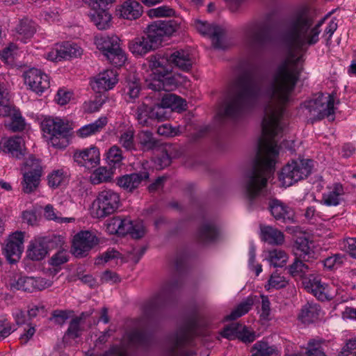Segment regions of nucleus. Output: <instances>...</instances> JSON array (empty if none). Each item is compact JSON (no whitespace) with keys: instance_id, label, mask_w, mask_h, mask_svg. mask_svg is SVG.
<instances>
[{"instance_id":"47","label":"nucleus","mask_w":356,"mask_h":356,"mask_svg":"<svg viewBox=\"0 0 356 356\" xmlns=\"http://www.w3.org/2000/svg\"><path fill=\"white\" fill-rule=\"evenodd\" d=\"M6 127L12 132L22 131L25 129L26 122L19 110L13 112Z\"/></svg>"},{"instance_id":"53","label":"nucleus","mask_w":356,"mask_h":356,"mask_svg":"<svg viewBox=\"0 0 356 356\" xmlns=\"http://www.w3.org/2000/svg\"><path fill=\"white\" fill-rule=\"evenodd\" d=\"M110 177V172L106 168L99 167L90 175V181L93 184H99L107 181Z\"/></svg>"},{"instance_id":"30","label":"nucleus","mask_w":356,"mask_h":356,"mask_svg":"<svg viewBox=\"0 0 356 356\" xmlns=\"http://www.w3.org/2000/svg\"><path fill=\"white\" fill-rule=\"evenodd\" d=\"M177 86L176 79L170 75V72L163 73L158 76V78H154L148 83L149 88L153 90L152 95L156 97V92L164 90L165 92L172 90Z\"/></svg>"},{"instance_id":"6","label":"nucleus","mask_w":356,"mask_h":356,"mask_svg":"<svg viewBox=\"0 0 356 356\" xmlns=\"http://www.w3.org/2000/svg\"><path fill=\"white\" fill-rule=\"evenodd\" d=\"M210 325V318L205 314H197L186 319L166 340L167 356H192L195 353L189 348L193 345V337L197 327Z\"/></svg>"},{"instance_id":"15","label":"nucleus","mask_w":356,"mask_h":356,"mask_svg":"<svg viewBox=\"0 0 356 356\" xmlns=\"http://www.w3.org/2000/svg\"><path fill=\"white\" fill-rule=\"evenodd\" d=\"M95 201L97 205L96 215L99 218L114 213L120 206V194L109 188L100 191Z\"/></svg>"},{"instance_id":"39","label":"nucleus","mask_w":356,"mask_h":356,"mask_svg":"<svg viewBox=\"0 0 356 356\" xmlns=\"http://www.w3.org/2000/svg\"><path fill=\"white\" fill-rule=\"evenodd\" d=\"M118 10L123 18L135 19L142 15L143 6L137 1L128 0L120 6Z\"/></svg>"},{"instance_id":"55","label":"nucleus","mask_w":356,"mask_h":356,"mask_svg":"<svg viewBox=\"0 0 356 356\" xmlns=\"http://www.w3.org/2000/svg\"><path fill=\"white\" fill-rule=\"evenodd\" d=\"M66 172L63 170H54L48 176V184L51 188L58 187L66 177Z\"/></svg>"},{"instance_id":"59","label":"nucleus","mask_w":356,"mask_h":356,"mask_svg":"<svg viewBox=\"0 0 356 356\" xmlns=\"http://www.w3.org/2000/svg\"><path fill=\"white\" fill-rule=\"evenodd\" d=\"M120 254L114 249H108L96 259L95 264L100 265L120 258Z\"/></svg>"},{"instance_id":"52","label":"nucleus","mask_w":356,"mask_h":356,"mask_svg":"<svg viewBox=\"0 0 356 356\" xmlns=\"http://www.w3.org/2000/svg\"><path fill=\"white\" fill-rule=\"evenodd\" d=\"M122 159V150L120 147L114 145L109 149L107 153V161L110 165H113L114 168L116 165H120Z\"/></svg>"},{"instance_id":"34","label":"nucleus","mask_w":356,"mask_h":356,"mask_svg":"<svg viewBox=\"0 0 356 356\" xmlns=\"http://www.w3.org/2000/svg\"><path fill=\"white\" fill-rule=\"evenodd\" d=\"M312 242L306 237L297 238L294 246V254L306 261H311L315 257V252L311 247Z\"/></svg>"},{"instance_id":"26","label":"nucleus","mask_w":356,"mask_h":356,"mask_svg":"<svg viewBox=\"0 0 356 356\" xmlns=\"http://www.w3.org/2000/svg\"><path fill=\"white\" fill-rule=\"evenodd\" d=\"M73 159L78 165L90 170L97 167L99 164L100 154L97 147H91L83 150L76 151L74 153Z\"/></svg>"},{"instance_id":"38","label":"nucleus","mask_w":356,"mask_h":356,"mask_svg":"<svg viewBox=\"0 0 356 356\" xmlns=\"http://www.w3.org/2000/svg\"><path fill=\"white\" fill-rule=\"evenodd\" d=\"M148 39L145 38L143 34L142 36L137 37L129 42V48L132 54L135 55L143 56L156 49L155 46Z\"/></svg>"},{"instance_id":"44","label":"nucleus","mask_w":356,"mask_h":356,"mask_svg":"<svg viewBox=\"0 0 356 356\" xmlns=\"http://www.w3.org/2000/svg\"><path fill=\"white\" fill-rule=\"evenodd\" d=\"M256 298L257 296L246 298L244 301L238 304L229 315L226 316L225 319L226 321H233L247 314L254 305Z\"/></svg>"},{"instance_id":"12","label":"nucleus","mask_w":356,"mask_h":356,"mask_svg":"<svg viewBox=\"0 0 356 356\" xmlns=\"http://www.w3.org/2000/svg\"><path fill=\"white\" fill-rule=\"evenodd\" d=\"M95 44L111 64L120 67L125 63L127 57L120 47V39L118 36H101L96 39Z\"/></svg>"},{"instance_id":"3","label":"nucleus","mask_w":356,"mask_h":356,"mask_svg":"<svg viewBox=\"0 0 356 356\" xmlns=\"http://www.w3.org/2000/svg\"><path fill=\"white\" fill-rule=\"evenodd\" d=\"M325 17L314 27L313 19L306 9L290 15L284 23L282 38L289 54L280 62L261 83L252 69L243 70L234 81L222 117L236 120L254 108L261 99L264 109L284 113L286 105L299 79L301 68L296 52L306 50L318 42L321 26Z\"/></svg>"},{"instance_id":"45","label":"nucleus","mask_w":356,"mask_h":356,"mask_svg":"<svg viewBox=\"0 0 356 356\" xmlns=\"http://www.w3.org/2000/svg\"><path fill=\"white\" fill-rule=\"evenodd\" d=\"M137 140L143 151L152 150L158 145L157 140L154 138L153 134L148 130L138 132Z\"/></svg>"},{"instance_id":"46","label":"nucleus","mask_w":356,"mask_h":356,"mask_svg":"<svg viewBox=\"0 0 356 356\" xmlns=\"http://www.w3.org/2000/svg\"><path fill=\"white\" fill-rule=\"evenodd\" d=\"M41 175L33 174L31 171H25L23 174V181H22L23 191L26 193H30L35 190L39 184Z\"/></svg>"},{"instance_id":"9","label":"nucleus","mask_w":356,"mask_h":356,"mask_svg":"<svg viewBox=\"0 0 356 356\" xmlns=\"http://www.w3.org/2000/svg\"><path fill=\"white\" fill-rule=\"evenodd\" d=\"M44 136L49 145L56 148H65L68 144L71 128L60 118H47L41 124Z\"/></svg>"},{"instance_id":"29","label":"nucleus","mask_w":356,"mask_h":356,"mask_svg":"<svg viewBox=\"0 0 356 356\" xmlns=\"http://www.w3.org/2000/svg\"><path fill=\"white\" fill-rule=\"evenodd\" d=\"M310 262L295 257L292 264L287 267L288 272L293 277L300 279L302 282L309 280L311 275H314Z\"/></svg>"},{"instance_id":"17","label":"nucleus","mask_w":356,"mask_h":356,"mask_svg":"<svg viewBox=\"0 0 356 356\" xmlns=\"http://www.w3.org/2000/svg\"><path fill=\"white\" fill-rule=\"evenodd\" d=\"M64 241L60 236L54 235L52 237L39 238L32 241L27 250V257L32 261L43 259L49 248L61 246Z\"/></svg>"},{"instance_id":"4","label":"nucleus","mask_w":356,"mask_h":356,"mask_svg":"<svg viewBox=\"0 0 356 356\" xmlns=\"http://www.w3.org/2000/svg\"><path fill=\"white\" fill-rule=\"evenodd\" d=\"M283 115L284 113H277L269 108L264 109L262 135L258 140L252 168L244 175L241 184L245 195L251 204L257 198L268 199V209L272 216L277 220L292 223L295 222L293 209L280 200L271 199L266 188L268 179L275 170L279 154L277 143L283 136L286 126Z\"/></svg>"},{"instance_id":"7","label":"nucleus","mask_w":356,"mask_h":356,"mask_svg":"<svg viewBox=\"0 0 356 356\" xmlns=\"http://www.w3.org/2000/svg\"><path fill=\"white\" fill-rule=\"evenodd\" d=\"M334 97L333 95L318 93L302 104L305 114L314 122L325 118L329 121L334 120Z\"/></svg>"},{"instance_id":"31","label":"nucleus","mask_w":356,"mask_h":356,"mask_svg":"<svg viewBox=\"0 0 356 356\" xmlns=\"http://www.w3.org/2000/svg\"><path fill=\"white\" fill-rule=\"evenodd\" d=\"M0 147L4 152L9 153L17 159H20L24 154V140L19 136L1 139Z\"/></svg>"},{"instance_id":"2","label":"nucleus","mask_w":356,"mask_h":356,"mask_svg":"<svg viewBox=\"0 0 356 356\" xmlns=\"http://www.w3.org/2000/svg\"><path fill=\"white\" fill-rule=\"evenodd\" d=\"M325 17L314 27L313 19L306 9L290 15L284 23L282 38L289 54L280 62L261 83L252 69L243 70L234 81L222 117L236 120L254 108L261 99L264 109L284 113L286 105L299 79L301 68L296 52L306 50L318 42L321 26Z\"/></svg>"},{"instance_id":"21","label":"nucleus","mask_w":356,"mask_h":356,"mask_svg":"<svg viewBox=\"0 0 356 356\" xmlns=\"http://www.w3.org/2000/svg\"><path fill=\"white\" fill-rule=\"evenodd\" d=\"M99 241L95 234L90 231H83L76 234L73 239L72 253L76 257L86 256Z\"/></svg>"},{"instance_id":"20","label":"nucleus","mask_w":356,"mask_h":356,"mask_svg":"<svg viewBox=\"0 0 356 356\" xmlns=\"http://www.w3.org/2000/svg\"><path fill=\"white\" fill-rule=\"evenodd\" d=\"M24 232H16L6 241L3 248V253L10 264L17 263L24 249Z\"/></svg>"},{"instance_id":"13","label":"nucleus","mask_w":356,"mask_h":356,"mask_svg":"<svg viewBox=\"0 0 356 356\" xmlns=\"http://www.w3.org/2000/svg\"><path fill=\"white\" fill-rule=\"evenodd\" d=\"M106 231L110 234H130L133 238L138 239L145 234V228L141 222L134 223L129 218L114 217L105 222Z\"/></svg>"},{"instance_id":"10","label":"nucleus","mask_w":356,"mask_h":356,"mask_svg":"<svg viewBox=\"0 0 356 356\" xmlns=\"http://www.w3.org/2000/svg\"><path fill=\"white\" fill-rule=\"evenodd\" d=\"M178 288L177 280H173L167 282L161 291L145 305V318L151 319L157 317L171 302Z\"/></svg>"},{"instance_id":"35","label":"nucleus","mask_w":356,"mask_h":356,"mask_svg":"<svg viewBox=\"0 0 356 356\" xmlns=\"http://www.w3.org/2000/svg\"><path fill=\"white\" fill-rule=\"evenodd\" d=\"M170 64L174 65L179 70L188 72L193 66V61L190 54L183 50H177L172 54H169Z\"/></svg>"},{"instance_id":"33","label":"nucleus","mask_w":356,"mask_h":356,"mask_svg":"<svg viewBox=\"0 0 356 356\" xmlns=\"http://www.w3.org/2000/svg\"><path fill=\"white\" fill-rule=\"evenodd\" d=\"M303 285L308 291H311L319 300L324 301L330 299L326 291L327 286L322 283L321 280L315 275H311L309 280L303 281Z\"/></svg>"},{"instance_id":"60","label":"nucleus","mask_w":356,"mask_h":356,"mask_svg":"<svg viewBox=\"0 0 356 356\" xmlns=\"http://www.w3.org/2000/svg\"><path fill=\"white\" fill-rule=\"evenodd\" d=\"M120 143L128 151L134 149V132L132 131H127L122 134L120 137Z\"/></svg>"},{"instance_id":"27","label":"nucleus","mask_w":356,"mask_h":356,"mask_svg":"<svg viewBox=\"0 0 356 356\" xmlns=\"http://www.w3.org/2000/svg\"><path fill=\"white\" fill-rule=\"evenodd\" d=\"M149 172L146 170L125 175L117 178L116 184L127 192H133L142 182L149 179Z\"/></svg>"},{"instance_id":"51","label":"nucleus","mask_w":356,"mask_h":356,"mask_svg":"<svg viewBox=\"0 0 356 356\" xmlns=\"http://www.w3.org/2000/svg\"><path fill=\"white\" fill-rule=\"evenodd\" d=\"M83 315L84 313H82L80 316L74 318L70 322L66 334L72 339L78 338L81 335V329L80 325L83 320Z\"/></svg>"},{"instance_id":"36","label":"nucleus","mask_w":356,"mask_h":356,"mask_svg":"<svg viewBox=\"0 0 356 356\" xmlns=\"http://www.w3.org/2000/svg\"><path fill=\"white\" fill-rule=\"evenodd\" d=\"M117 72L114 70H106L100 72L95 78L93 88L96 87L99 90H108L113 88L117 83Z\"/></svg>"},{"instance_id":"1","label":"nucleus","mask_w":356,"mask_h":356,"mask_svg":"<svg viewBox=\"0 0 356 356\" xmlns=\"http://www.w3.org/2000/svg\"><path fill=\"white\" fill-rule=\"evenodd\" d=\"M325 17L314 27L313 19L306 9L290 15L284 23L282 38L289 54L280 62L261 83L252 69L243 70L234 81L222 117L236 120L254 108L261 99L264 109L284 113L286 105L299 79L301 68L296 52L306 50L318 42L321 26Z\"/></svg>"},{"instance_id":"62","label":"nucleus","mask_w":356,"mask_h":356,"mask_svg":"<svg viewBox=\"0 0 356 356\" xmlns=\"http://www.w3.org/2000/svg\"><path fill=\"white\" fill-rule=\"evenodd\" d=\"M306 355L307 356H325L324 352L321 348L320 342L314 339L309 341Z\"/></svg>"},{"instance_id":"14","label":"nucleus","mask_w":356,"mask_h":356,"mask_svg":"<svg viewBox=\"0 0 356 356\" xmlns=\"http://www.w3.org/2000/svg\"><path fill=\"white\" fill-rule=\"evenodd\" d=\"M153 95L149 94L145 100L136 108L135 118L142 127H151L156 121L163 120V108L155 106L154 103H149Z\"/></svg>"},{"instance_id":"40","label":"nucleus","mask_w":356,"mask_h":356,"mask_svg":"<svg viewBox=\"0 0 356 356\" xmlns=\"http://www.w3.org/2000/svg\"><path fill=\"white\" fill-rule=\"evenodd\" d=\"M261 238L270 245H280L284 241V234L272 226L261 227Z\"/></svg>"},{"instance_id":"61","label":"nucleus","mask_w":356,"mask_h":356,"mask_svg":"<svg viewBox=\"0 0 356 356\" xmlns=\"http://www.w3.org/2000/svg\"><path fill=\"white\" fill-rule=\"evenodd\" d=\"M68 258L67 251L63 249L60 250L51 257L49 264L54 266H58L66 263Z\"/></svg>"},{"instance_id":"24","label":"nucleus","mask_w":356,"mask_h":356,"mask_svg":"<svg viewBox=\"0 0 356 356\" xmlns=\"http://www.w3.org/2000/svg\"><path fill=\"white\" fill-rule=\"evenodd\" d=\"M195 27L202 35L210 37L214 48L218 49H224L222 38L225 34V30L222 27L201 20H196L195 22Z\"/></svg>"},{"instance_id":"63","label":"nucleus","mask_w":356,"mask_h":356,"mask_svg":"<svg viewBox=\"0 0 356 356\" xmlns=\"http://www.w3.org/2000/svg\"><path fill=\"white\" fill-rule=\"evenodd\" d=\"M286 281L285 280L284 277L282 276H280L277 272L273 273L269 280H268V290L270 288H274L276 289L283 288L286 286Z\"/></svg>"},{"instance_id":"23","label":"nucleus","mask_w":356,"mask_h":356,"mask_svg":"<svg viewBox=\"0 0 356 356\" xmlns=\"http://www.w3.org/2000/svg\"><path fill=\"white\" fill-rule=\"evenodd\" d=\"M24 83L30 89L41 95L49 88V79L47 74L36 68H31L24 74Z\"/></svg>"},{"instance_id":"28","label":"nucleus","mask_w":356,"mask_h":356,"mask_svg":"<svg viewBox=\"0 0 356 356\" xmlns=\"http://www.w3.org/2000/svg\"><path fill=\"white\" fill-rule=\"evenodd\" d=\"M152 99H156L153 102L155 106L163 108V120L166 118V108H171L172 109L179 108L184 110L186 106L185 100L174 94L165 93L161 96L156 93V97H152Z\"/></svg>"},{"instance_id":"58","label":"nucleus","mask_w":356,"mask_h":356,"mask_svg":"<svg viewBox=\"0 0 356 356\" xmlns=\"http://www.w3.org/2000/svg\"><path fill=\"white\" fill-rule=\"evenodd\" d=\"M175 14L173 9L169 6H162L156 8L149 9L147 15L149 17H170Z\"/></svg>"},{"instance_id":"54","label":"nucleus","mask_w":356,"mask_h":356,"mask_svg":"<svg viewBox=\"0 0 356 356\" xmlns=\"http://www.w3.org/2000/svg\"><path fill=\"white\" fill-rule=\"evenodd\" d=\"M127 94L131 99H135L139 95L140 91V84L139 80L133 76L127 80L126 86Z\"/></svg>"},{"instance_id":"16","label":"nucleus","mask_w":356,"mask_h":356,"mask_svg":"<svg viewBox=\"0 0 356 356\" xmlns=\"http://www.w3.org/2000/svg\"><path fill=\"white\" fill-rule=\"evenodd\" d=\"M178 27L179 24L175 20H158L147 26L144 35L156 48L164 36L171 35Z\"/></svg>"},{"instance_id":"5","label":"nucleus","mask_w":356,"mask_h":356,"mask_svg":"<svg viewBox=\"0 0 356 356\" xmlns=\"http://www.w3.org/2000/svg\"><path fill=\"white\" fill-rule=\"evenodd\" d=\"M210 325V318L205 314H197L186 319L166 340L167 356H192L195 353L189 348L193 345V337L197 327Z\"/></svg>"},{"instance_id":"18","label":"nucleus","mask_w":356,"mask_h":356,"mask_svg":"<svg viewBox=\"0 0 356 356\" xmlns=\"http://www.w3.org/2000/svg\"><path fill=\"white\" fill-rule=\"evenodd\" d=\"M93 10L90 13L91 20L99 30L108 29L111 25V15L105 7L114 0H82Z\"/></svg>"},{"instance_id":"43","label":"nucleus","mask_w":356,"mask_h":356,"mask_svg":"<svg viewBox=\"0 0 356 356\" xmlns=\"http://www.w3.org/2000/svg\"><path fill=\"white\" fill-rule=\"evenodd\" d=\"M321 312V307L318 304L307 302L302 307L299 318L303 323H309L317 319Z\"/></svg>"},{"instance_id":"19","label":"nucleus","mask_w":356,"mask_h":356,"mask_svg":"<svg viewBox=\"0 0 356 356\" xmlns=\"http://www.w3.org/2000/svg\"><path fill=\"white\" fill-rule=\"evenodd\" d=\"M52 284L51 280L44 277H19L17 280H11L10 286L11 289L32 293L50 287Z\"/></svg>"},{"instance_id":"42","label":"nucleus","mask_w":356,"mask_h":356,"mask_svg":"<svg viewBox=\"0 0 356 356\" xmlns=\"http://www.w3.org/2000/svg\"><path fill=\"white\" fill-rule=\"evenodd\" d=\"M107 124V118L101 117L94 122L84 125L76 131V135L82 138L100 132Z\"/></svg>"},{"instance_id":"11","label":"nucleus","mask_w":356,"mask_h":356,"mask_svg":"<svg viewBox=\"0 0 356 356\" xmlns=\"http://www.w3.org/2000/svg\"><path fill=\"white\" fill-rule=\"evenodd\" d=\"M312 161L300 159L288 163L282 170L280 180L282 186L289 187L293 184L307 177L311 173Z\"/></svg>"},{"instance_id":"48","label":"nucleus","mask_w":356,"mask_h":356,"mask_svg":"<svg viewBox=\"0 0 356 356\" xmlns=\"http://www.w3.org/2000/svg\"><path fill=\"white\" fill-rule=\"evenodd\" d=\"M254 353L252 356H277V350L274 346H269L264 341H257L254 344Z\"/></svg>"},{"instance_id":"32","label":"nucleus","mask_w":356,"mask_h":356,"mask_svg":"<svg viewBox=\"0 0 356 356\" xmlns=\"http://www.w3.org/2000/svg\"><path fill=\"white\" fill-rule=\"evenodd\" d=\"M345 193L343 186L340 183H334L327 187L323 194L322 202L326 206H337L343 200Z\"/></svg>"},{"instance_id":"37","label":"nucleus","mask_w":356,"mask_h":356,"mask_svg":"<svg viewBox=\"0 0 356 356\" xmlns=\"http://www.w3.org/2000/svg\"><path fill=\"white\" fill-rule=\"evenodd\" d=\"M149 67L157 76L163 73L170 72L169 54L166 53L163 56L161 54L152 56L149 60Z\"/></svg>"},{"instance_id":"41","label":"nucleus","mask_w":356,"mask_h":356,"mask_svg":"<svg viewBox=\"0 0 356 356\" xmlns=\"http://www.w3.org/2000/svg\"><path fill=\"white\" fill-rule=\"evenodd\" d=\"M218 235L216 225L210 222H205L197 232V238L200 243H208L213 241Z\"/></svg>"},{"instance_id":"25","label":"nucleus","mask_w":356,"mask_h":356,"mask_svg":"<svg viewBox=\"0 0 356 356\" xmlns=\"http://www.w3.org/2000/svg\"><path fill=\"white\" fill-rule=\"evenodd\" d=\"M146 320L140 319L135 327L126 332V337L131 345L147 347L151 342V335L147 332Z\"/></svg>"},{"instance_id":"57","label":"nucleus","mask_w":356,"mask_h":356,"mask_svg":"<svg viewBox=\"0 0 356 356\" xmlns=\"http://www.w3.org/2000/svg\"><path fill=\"white\" fill-rule=\"evenodd\" d=\"M44 216L47 219L54 220L57 222H70L74 220L72 218H61L57 216L54 208L51 204H47L44 209Z\"/></svg>"},{"instance_id":"22","label":"nucleus","mask_w":356,"mask_h":356,"mask_svg":"<svg viewBox=\"0 0 356 356\" xmlns=\"http://www.w3.org/2000/svg\"><path fill=\"white\" fill-rule=\"evenodd\" d=\"M82 49L76 43L65 42L57 44L56 47L47 53V59L58 62L63 59L67 60L76 58L82 54Z\"/></svg>"},{"instance_id":"8","label":"nucleus","mask_w":356,"mask_h":356,"mask_svg":"<svg viewBox=\"0 0 356 356\" xmlns=\"http://www.w3.org/2000/svg\"><path fill=\"white\" fill-rule=\"evenodd\" d=\"M244 35L245 44L252 54L260 52L272 39L270 27L266 22H253L246 25Z\"/></svg>"},{"instance_id":"49","label":"nucleus","mask_w":356,"mask_h":356,"mask_svg":"<svg viewBox=\"0 0 356 356\" xmlns=\"http://www.w3.org/2000/svg\"><path fill=\"white\" fill-rule=\"evenodd\" d=\"M16 29L19 35L26 38H31L36 31L35 23L28 19L21 20Z\"/></svg>"},{"instance_id":"56","label":"nucleus","mask_w":356,"mask_h":356,"mask_svg":"<svg viewBox=\"0 0 356 356\" xmlns=\"http://www.w3.org/2000/svg\"><path fill=\"white\" fill-rule=\"evenodd\" d=\"M31 171L33 174L42 175V169L40 161L33 156H30L24 163V172Z\"/></svg>"},{"instance_id":"50","label":"nucleus","mask_w":356,"mask_h":356,"mask_svg":"<svg viewBox=\"0 0 356 356\" xmlns=\"http://www.w3.org/2000/svg\"><path fill=\"white\" fill-rule=\"evenodd\" d=\"M287 258L284 251L275 249L269 252L268 259L274 267H282L286 264Z\"/></svg>"},{"instance_id":"64","label":"nucleus","mask_w":356,"mask_h":356,"mask_svg":"<svg viewBox=\"0 0 356 356\" xmlns=\"http://www.w3.org/2000/svg\"><path fill=\"white\" fill-rule=\"evenodd\" d=\"M341 356H356V338L350 339L342 348Z\"/></svg>"}]
</instances>
